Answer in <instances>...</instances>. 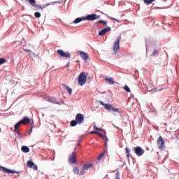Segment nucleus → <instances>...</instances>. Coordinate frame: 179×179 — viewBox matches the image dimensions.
Here are the masks:
<instances>
[{"label":"nucleus","mask_w":179,"mask_h":179,"mask_svg":"<svg viewBox=\"0 0 179 179\" xmlns=\"http://www.w3.org/2000/svg\"><path fill=\"white\" fill-rule=\"evenodd\" d=\"M85 121V116L81 113H78L76 116V120H72L71 122V127H76V125L80 124H83Z\"/></svg>","instance_id":"f257e3e1"},{"label":"nucleus","mask_w":179,"mask_h":179,"mask_svg":"<svg viewBox=\"0 0 179 179\" xmlns=\"http://www.w3.org/2000/svg\"><path fill=\"white\" fill-rule=\"evenodd\" d=\"M120 41H121V36H119L115 41L113 47L114 54H117L120 51Z\"/></svg>","instance_id":"f03ea898"},{"label":"nucleus","mask_w":179,"mask_h":179,"mask_svg":"<svg viewBox=\"0 0 179 179\" xmlns=\"http://www.w3.org/2000/svg\"><path fill=\"white\" fill-rule=\"evenodd\" d=\"M78 83L80 86H83L86 83V74L81 73L78 77Z\"/></svg>","instance_id":"7ed1b4c3"},{"label":"nucleus","mask_w":179,"mask_h":179,"mask_svg":"<svg viewBox=\"0 0 179 179\" xmlns=\"http://www.w3.org/2000/svg\"><path fill=\"white\" fill-rule=\"evenodd\" d=\"M46 100L47 101H49V103H53V104H59V105L64 104V101H58L54 97L48 96V98H46Z\"/></svg>","instance_id":"20e7f679"},{"label":"nucleus","mask_w":179,"mask_h":179,"mask_svg":"<svg viewBox=\"0 0 179 179\" xmlns=\"http://www.w3.org/2000/svg\"><path fill=\"white\" fill-rule=\"evenodd\" d=\"M134 150L136 156H142L145 153V150L141 147H134Z\"/></svg>","instance_id":"39448f33"},{"label":"nucleus","mask_w":179,"mask_h":179,"mask_svg":"<svg viewBox=\"0 0 179 179\" xmlns=\"http://www.w3.org/2000/svg\"><path fill=\"white\" fill-rule=\"evenodd\" d=\"M157 143L159 149H163L164 148V139H163L162 136L158 138Z\"/></svg>","instance_id":"423d86ee"},{"label":"nucleus","mask_w":179,"mask_h":179,"mask_svg":"<svg viewBox=\"0 0 179 179\" xmlns=\"http://www.w3.org/2000/svg\"><path fill=\"white\" fill-rule=\"evenodd\" d=\"M57 54L60 55V57H63V58H69V57H71V54L69 52H65L62 50H58Z\"/></svg>","instance_id":"0eeeda50"},{"label":"nucleus","mask_w":179,"mask_h":179,"mask_svg":"<svg viewBox=\"0 0 179 179\" xmlns=\"http://www.w3.org/2000/svg\"><path fill=\"white\" fill-rule=\"evenodd\" d=\"M27 166L29 169H34V170H35V171L38 170V166H37V165L36 164H34V162H33L31 161H28L27 162Z\"/></svg>","instance_id":"6e6552de"},{"label":"nucleus","mask_w":179,"mask_h":179,"mask_svg":"<svg viewBox=\"0 0 179 179\" xmlns=\"http://www.w3.org/2000/svg\"><path fill=\"white\" fill-rule=\"evenodd\" d=\"M3 170L4 171V173H7V174H17V171H15V170H10V169H6L3 166H0V170Z\"/></svg>","instance_id":"1a4fd4ad"},{"label":"nucleus","mask_w":179,"mask_h":179,"mask_svg":"<svg viewBox=\"0 0 179 179\" xmlns=\"http://www.w3.org/2000/svg\"><path fill=\"white\" fill-rule=\"evenodd\" d=\"M69 162L70 164H75V163H76V155L75 154L70 155L69 158Z\"/></svg>","instance_id":"9d476101"},{"label":"nucleus","mask_w":179,"mask_h":179,"mask_svg":"<svg viewBox=\"0 0 179 179\" xmlns=\"http://www.w3.org/2000/svg\"><path fill=\"white\" fill-rule=\"evenodd\" d=\"M111 31V27H110L104 28L99 32V36H104L106 33H108V31Z\"/></svg>","instance_id":"9b49d317"},{"label":"nucleus","mask_w":179,"mask_h":179,"mask_svg":"<svg viewBox=\"0 0 179 179\" xmlns=\"http://www.w3.org/2000/svg\"><path fill=\"white\" fill-rule=\"evenodd\" d=\"M99 103L101 106H103L104 108H106L108 111H110V110L113 108V106L110 103H105L104 102H103V101H99Z\"/></svg>","instance_id":"f8f14e48"},{"label":"nucleus","mask_w":179,"mask_h":179,"mask_svg":"<svg viewBox=\"0 0 179 179\" xmlns=\"http://www.w3.org/2000/svg\"><path fill=\"white\" fill-rule=\"evenodd\" d=\"M85 20H97V15L96 14H91L88 15L87 17H84Z\"/></svg>","instance_id":"ddd939ff"},{"label":"nucleus","mask_w":179,"mask_h":179,"mask_svg":"<svg viewBox=\"0 0 179 179\" xmlns=\"http://www.w3.org/2000/svg\"><path fill=\"white\" fill-rule=\"evenodd\" d=\"M80 56L81 57L82 59L84 61H87L89 59V55L85 52L80 51L79 52Z\"/></svg>","instance_id":"4468645a"},{"label":"nucleus","mask_w":179,"mask_h":179,"mask_svg":"<svg viewBox=\"0 0 179 179\" xmlns=\"http://www.w3.org/2000/svg\"><path fill=\"white\" fill-rule=\"evenodd\" d=\"M20 124H23L24 125H27V124H29L30 122V118L27 117H24L22 120L20 121Z\"/></svg>","instance_id":"2eb2a0df"},{"label":"nucleus","mask_w":179,"mask_h":179,"mask_svg":"<svg viewBox=\"0 0 179 179\" xmlns=\"http://www.w3.org/2000/svg\"><path fill=\"white\" fill-rule=\"evenodd\" d=\"M106 82H107V83H108L109 85H114L115 81H114V78H110V77H106L105 79Z\"/></svg>","instance_id":"dca6fc26"},{"label":"nucleus","mask_w":179,"mask_h":179,"mask_svg":"<svg viewBox=\"0 0 179 179\" xmlns=\"http://www.w3.org/2000/svg\"><path fill=\"white\" fill-rule=\"evenodd\" d=\"M83 20H86V18H85V17H78L73 21V23L76 24L78 23H80V22H83Z\"/></svg>","instance_id":"f3484780"},{"label":"nucleus","mask_w":179,"mask_h":179,"mask_svg":"<svg viewBox=\"0 0 179 179\" xmlns=\"http://www.w3.org/2000/svg\"><path fill=\"white\" fill-rule=\"evenodd\" d=\"M21 150L24 152V153H29L30 152V148H29V147L24 145L22 147Z\"/></svg>","instance_id":"a211bd4d"},{"label":"nucleus","mask_w":179,"mask_h":179,"mask_svg":"<svg viewBox=\"0 0 179 179\" xmlns=\"http://www.w3.org/2000/svg\"><path fill=\"white\" fill-rule=\"evenodd\" d=\"M92 166H93V164H86L85 165H84L83 166V170H85V171H86L89 170V169H90V167H92Z\"/></svg>","instance_id":"6ab92c4d"},{"label":"nucleus","mask_w":179,"mask_h":179,"mask_svg":"<svg viewBox=\"0 0 179 179\" xmlns=\"http://www.w3.org/2000/svg\"><path fill=\"white\" fill-rule=\"evenodd\" d=\"M101 138L103 139L105 142V146L107 148V142H108V138H107V136H104L102 134V136H101Z\"/></svg>","instance_id":"aec40b11"},{"label":"nucleus","mask_w":179,"mask_h":179,"mask_svg":"<svg viewBox=\"0 0 179 179\" xmlns=\"http://www.w3.org/2000/svg\"><path fill=\"white\" fill-rule=\"evenodd\" d=\"M90 134H96V135H99V136H103V134L97 131H92L90 132Z\"/></svg>","instance_id":"412c9836"},{"label":"nucleus","mask_w":179,"mask_h":179,"mask_svg":"<svg viewBox=\"0 0 179 179\" xmlns=\"http://www.w3.org/2000/svg\"><path fill=\"white\" fill-rule=\"evenodd\" d=\"M31 6H36V0H27Z\"/></svg>","instance_id":"4be33fe9"},{"label":"nucleus","mask_w":179,"mask_h":179,"mask_svg":"<svg viewBox=\"0 0 179 179\" xmlns=\"http://www.w3.org/2000/svg\"><path fill=\"white\" fill-rule=\"evenodd\" d=\"M73 171L74 174H80V172H79V168L78 167H74L73 169Z\"/></svg>","instance_id":"5701e85b"},{"label":"nucleus","mask_w":179,"mask_h":179,"mask_svg":"<svg viewBox=\"0 0 179 179\" xmlns=\"http://www.w3.org/2000/svg\"><path fill=\"white\" fill-rule=\"evenodd\" d=\"M124 90L125 92H127L128 93L131 92V89H129V87H128L127 85H125L123 87Z\"/></svg>","instance_id":"b1692460"},{"label":"nucleus","mask_w":179,"mask_h":179,"mask_svg":"<svg viewBox=\"0 0 179 179\" xmlns=\"http://www.w3.org/2000/svg\"><path fill=\"white\" fill-rule=\"evenodd\" d=\"M145 3H147V5H150L152 2H155V0H143Z\"/></svg>","instance_id":"393cba45"},{"label":"nucleus","mask_w":179,"mask_h":179,"mask_svg":"<svg viewBox=\"0 0 179 179\" xmlns=\"http://www.w3.org/2000/svg\"><path fill=\"white\" fill-rule=\"evenodd\" d=\"M34 16H35V17H36L37 19H38V18L41 17V13H38V12H36V13H34Z\"/></svg>","instance_id":"a878e982"},{"label":"nucleus","mask_w":179,"mask_h":179,"mask_svg":"<svg viewBox=\"0 0 179 179\" xmlns=\"http://www.w3.org/2000/svg\"><path fill=\"white\" fill-rule=\"evenodd\" d=\"M111 110H113V111H114L115 113H120V108H115L112 106Z\"/></svg>","instance_id":"bb28decb"},{"label":"nucleus","mask_w":179,"mask_h":179,"mask_svg":"<svg viewBox=\"0 0 179 179\" xmlns=\"http://www.w3.org/2000/svg\"><path fill=\"white\" fill-rule=\"evenodd\" d=\"M86 174V170H83V168H82L81 171H80V176H85Z\"/></svg>","instance_id":"cd10ccee"},{"label":"nucleus","mask_w":179,"mask_h":179,"mask_svg":"<svg viewBox=\"0 0 179 179\" xmlns=\"http://www.w3.org/2000/svg\"><path fill=\"white\" fill-rule=\"evenodd\" d=\"M5 62H6V59H5L4 58H0V65L5 64Z\"/></svg>","instance_id":"c85d7f7f"},{"label":"nucleus","mask_w":179,"mask_h":179,"mask_svg":"<svg viewBox=\"0 0 179 179\" xmlns=\"http://www.w3.org/2000/svg\"><path fill=\"white\" fill-rule=\"evenodd\" d=\"M66 90L69 94H72V89L68 86H66Z\"/></svg>","instance_id":"c756f323"},{"label":"nucleus","mask_w":179,"mask_h":179,"mask_svg":"<svg viewBox=\"0 0 179 179\" xmlns=\"http://www.w3.org/2000/svg\"><path fill=\"white\" fill-rule=\"evenodd\" d=\"M158 51L157 50H154L153 52L151 54V57H155V55H157Z\"/></svg>","instance_id":"7c9ffc66"},{"label":"nucleus","mask_w":179,"mask_h":179,"mask_svg":"<svg viewBox=\"0 0 179 179\" xmlns=\"http://www.w3.org/2000/svg\"><path fill=\"white\" fill-rule=\"evenodd\" d=\"M19 125H21L20 122H18L17 124H15V129H14V131H16L17 129V127H19Z\"/></svg>","instance_id":"2f4dec72"},{"label":"nucleus","mask_w":179,"mask_h":179,"mask_svg":"<svg viewBox=\"0 0 179 179\" xmlns=\"http://www.w3.org/2000/svg\"><path fill=\"white\" fill-rule=\"evenodd\" d=\"M94 129H95V131H100L101 132L103 131V129L97 127L96 125L94 126Z\"/></svg>","instance_id":"473e14b6"},{"label":"nucleus","mask_w":179,"mask_h":179,"mask_svg":"<svg viewBox=\"0 0 179 179\" xmlns=\"http://www.w3.org/2000/svg\"><path fill=\"white\" fill-rule=\"evenodd\" d=\"M125 152H126V153L127 154V157H129V150H128V148H125Z\"/></svg>","instance_id":"72a5a7b5"},{"label":"nucleus","mask_w":179,"mask_h":179,"mask_svg":"<svg viewBox=\"0 0 179 179\" xmlns=\"http://www.w3.org/2000/svg\"><path fill=\"white\" fill-rule=\"evenodd\" d=\"M104 153H106V152H102L99 157H98V160H101V157H103V156H104Z\"/></svg>","instance_id":"f704fd0d"},{"label":"nucleus","mask_w":179,"mask_h":179,"mask_svg":"<svg viewBox=\"0 0 179 179\" xmlns=\"http://www.w3.org/2000/svg\"><path fill=\"white\" fill-rule=\"evenodd\" d=\"M99 23H102L103 24H104V26H107V22L106 21L99 20Z\"/></svg>","instance_id":"c9c22d12"},{"label":"nucleus","mask_w":179,"mask_h":179,"mask_svg":"<svg viewBox=\"0 0 179 179\" xmlns=\"http://www.w3.org/2000/svg\"><path fill=\"white\" fill-rule=\"evenodd\" d=\"M109 19H110V20H115L116 22H117L118 23H120V20H118L117 19H115V18L112 17H109Z\"/></svg>","instance_id":"e433bc0d"},{"label":"nucleus","mask_w":179,"mask_h":179,"mask_svg":"<svg viewBox=\"0 0 179 179\" xmlns=\"http://www.w3.org/2000/svg\"><path fill=\"white\" fill-rule=\"evenodd\" d=\"M23 51H24L25 52H31V50H29V49H24L23 48Z\"/></svg>","instance_id":"4c0bfd02"},{"label":"nucleus","mask_w":179,"mask_h":179,"mask_svg":"<svg viewBox=\"0 0 179 179\" xmlns=\"http://www.w3.org/2000/svg\"><path fill=\"white\" fill-rule=\"evenodd\" d=\"M58 3V1H55V2H52V3H49L47 4V6H50V5H54V3Z\"/></svg>","instance_id":"58836bf2"},{"label":"nucleus","mask_w":179,"mask_h":179,"mask_svg":"<svg viewBox=\"0 0 179 179\" xmlns=\"http://www.w3.org/2000/svg\"><path fill=\"white\" fill-rule=\"evenodd\" d=\"M115 179H120V173H118V172H117Z\"/></svg>","instance_id":"ea45409f"},{"label":"nucleus","mask_w":179,"mask_h":179,"mask_svg":"<svg viewBox=\"0 0 179 179\" xmlns=\"http://www.w3.org/2000/svg\"><path fill=\"white\" fill-rule=\"evenodd\" d=\"M33 132V127H31V129L29 130L28 134H31Z\"/></svg>","instance_id":"a19ab883"},{"label":"nucleus","mask_w":179,"mask_h":179,"mask_svg":"<svg viewBox=\"0 0 179 179\" xmlns=\"http://www.w3.org/2000/svg\"><path fill=\"white\" fill-rule=\"evenodd\" d=\"M16 134H17V135H20V131H19V130H16Z\"/></svg>","instance_id":"79ce46f5"},{"label":"nucleus","mask_w":179,"mask_h":179,"mask_svg":"<svg viewBox=\"0 0 179 179\" xmlns=\"http://www.w3.org/2000/svg\"><path fill=\"white\" fill-rule=\"evenodd\" d=\"M32 55H34V57H36V53L32 52Z\"/></svg>","instance_id":"37998d69"},{"label":"nucleus","mask_w":179,"mask_h":179,"mask_svg":"<svg viewBox=\"0 0 179 179\" xmlns=\"http://www.w3.org/2000/svg\"><path fill=\"white\" fill-rule=\"evenodd\" d=\"M148 92H153V90H149Z\"/></svg>","instance_id":"c03bdc74"},{"label":"nucleus","mask_w":179,"mask_h":179,"mask_svg":"<svg viewBox=\"0 0 179 179\" xmlns=\"http://www.w3.org/2000/svg\"><path fill=\"white\" fill-rule=\"evenodd\" d=\"M21 1H27V0H21Z\"/></svg>","instance_id":"a18cd8bd"}]
</instances>
